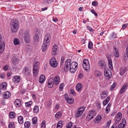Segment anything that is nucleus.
<instances>
[{"label":"nucleus","instance_id":"72a5a7b5","mask_svg":"<svg viewBox=\"0 0 128 128\" xmlns=\"http://www.w3.org/2000/svg\"><path fill=\"white\" fill-rule=\"evenodd\" d=\"M10 118H14L16 116L15 112H10L9 114Z\"/></svg>","mask_w":128,"mask_h":128},{"label":"nucleus","instance_id":"b1692460","mask_svg":"<svg viewBox=\"0 0 128 128\" xmlns=\"http://www.w3.org/2000/svg\"><path fill=\"white\" fill-rule=\"evenodd\" d=\"M114 55L115 56L116 58H118L119 56V53L118 50L115 47H114Z\"/></svg>","mask_w":128,"mask_h":128},{"label":"nucleus","instance_id":"58836bf2","mask_svg":"<svg viewBox=\"0 0 128 128\" xmlns=\"http://www.w3.org/2000/svg\"><path fill=\"white\" fill-rule=\"evenodd\" d=\"M20 43V40L18 38H15L14 40V44L15 45H18Z\"/></svg>","mask_w":128,"mask_h":128},{"label":"nucleus","instance_id":"7ed1b4c3","mask_svg":"<svg viewBox=\"0 0 128 128\" xmlns=\"http://www.w3.org/2000/svg\"><path fill=\"white\" fill-rule=\"evenodd\" d=\"M82 66L85 70L88 72L90 70V66L88 60L87 59H84L83 61Z\"/></svg>","mask_w":128,"mask_h":128},{"label":"nucleus","instance_id":"0eeeda50","mask_svg":"<svg viewBox=\"0 0 128 128\" xmlns=\"http://www.w3.org/2000/svg\"><path fill=\"white\" fill-rule=\"evenodd\" d=\"M50 36L49 33H47L45 36L44 42L43 43H45L47 45H49L50 44Z\"/></svg>","mask_w":128,"mask_h":128},{"label":"nucleus","instance_id":"c03bdc74","mask_svg":"<svg viewBox=\"0 0 128 128\" xmlns=\"http://www.w3.org/2000/svg\"><path fill=\"white\" fill-rule=\"evenodd\" d=\"M32 120L33 124H36L37 122V118L36 117H34L32 118Z\"/></svg>","mask_w":128,"mask_h":128},{"label":"nucleus","instance_id":"de8ad7c7","mask_svg":"<svg viewBox=\"0 0 128 128\" xmlns=\"http://www.w3.org/2000/svg\"><path fill=\"white\" fill-rule=\"evenodd\" d=\"M121 120L117 118H115L114 119V124H118L120 121Z\"/></svg>","mask_w":128,"mask_h":128},{"label":"nucleus","instance_id":"e433bc0d","mask_svg":"<svg viewBox=\"0 0 128 128\" xmlns=\"http://www.w3.org/2000/svg\"><path fill=\"white\" fill-rule=\"evenodd\" d=\"M116 115L115 118L121 120L122 116V114L120 112H118L117 113Z\"/></svg>","mask_w":128,"mask_h":128},{"label":"nucleus","instance_id":"e2e57ef3","mask_svg":"<svg viewBox=\"0 0 128 128\" xmlns=\"http://www.w3.org/2000/svg\"><path fill=\"white\" fill-rule=\"evenodd\" d=\"M64 85V84L63 83H61L59 89L60 90H62L63 88V86Z\"/></svg>","mask_w":128,"mask_h":128},{"label":"nucleus","instance_id":"473e14b6","mask_svg":"<svg viewBox=\"0 0 128 128\" xmlns=\"http://www.w3.org/2000/svg\"><path fill=\"white\" fill-rule=\"evenodd\" d=\"M63 121L62 120L59 121L57 124L56 128H62L63 126Z\"/></svg>","mask_w":128,"mask_h":128},{"label":"nucleus","instance_id":"a211bd4d","mask_svg":"<svg viewBox=\"0 0 128 128\" xmlns=\"http://www.w3.org/2000/svg\"><path fill=\"white\" fill-rule=\"evenodd\" d=\"M95 111L94 110H92L89 112L88 114V117L90 120H91L95 116Z\"/></svg>","mask_w":128,"mask_h":128},{"label":"nucleus","instance_id":"f704fd0d","mask_svg":"<svg viewBox=\"0 0 128 128\" xmlns=\"http://www.w3.org/2000/svg\"><path fill=\"white\" fill-rule=\"evenodd\" d=\"M101 116L100 115H98L95 118V122L96 123L99 122L101 120Z\"/></svg>","mask_w":128,"mask_h":128},{"label":"nucleus","instance_id":"4be33fe9","mask_svg":"<svg viewBox=\"0 0 128 128\" xmlns=\"http://www.w3.org/2000/svg\"><path fill=\"white\" fill-rule=\"evenodd\" d=\"M105 62L104 61L101 60L99 62L98 64L99 66L100 67H102V69L104 70L105 69L106 66L104 65Z\"/></svg>","mask_w":128,"mask_h":128},{"label":"nucleus","instance_id":"052dcab7","mask_svg":"<svg viewBox=\"0 0 128 128\" xmlns=\"http://www.w3.org/2000/svg\"><path fill=\"white\" fill-rule=\"evenodd\" d=\"M111 122V120H109L107 123V125L106 126L105 128H108V126L110 125V124Z\"/></svg>","mask_w":128,"mask_h":128},{"label":"nucleus","instance_id":"39448f33","mask_svg":"<svg viewBox=\"0 0 128 128\" xmlns=\"http://www.w3.org/2000/svg\"><path fill=\"white\" fill-rule=\"evenodd\" d=\"M84 106H82L78 108L77 112L76 113L75 116L76 118L80 117L82 114L85 110Z\"/></svg>","mask_w":128,"mask_h":128},{"label":"nucleus","instance_id":"cd10ccee","mask_svg":"<svg viewBox=\"0 0 128 128\" xmlns=\"http://www.w3.org/2000/svg\"><path fill=\"white\" fill-rule=\"evenodd\" d=\"M7 87V84L6 82H2L0 85V88L2 90H4L6 89Z\"/></svg>","mask_w":128,"mask_h":128},{"label":"nucleus","instance_id":"680f3d73","mask_svg":"<svg viewBox=\"0 0 128 128\" xmlns=\"http://www.w3.org/2000/svg\"><path fill=\"white\" fill-rule=\"evenodd\" d=\"M91 12L94 15L96 16H98V14L97 13H96L94 10L93 9H92L91 10Z\"/></svg>","mask_w":128,"mask_h":128},{"label":"nucleus","instance_id":"5fc2aeb1","mask_svg":"<svg viewBox=\"0 0 128 128\" xmlns=\"http://www.w3.org/2000/svg\"><path fill=\"white\" fill-rule=\"evenodd\" d=\"M70 67V66L68 65L67 64H66L65 63L64 65V70H66L67 71V70H68L69 68Z\"/></svg>","mask_w":128,"mask_h":128},{"label":"nucleus","instance_id":"c9c22d12","mask_svg":"<svg viewBox=\"0 0 128 128\" xmlns=\"http://www.w3.org/2000/svg\"><path fill=\"white\" fill-rule=\"evenodd\" d=\"M18 122L20 124H22L23 122V118L22 116H20L18 118Z\"/></svg>","mask_w":128,"mask_h":128},{"label":"nucleus","instance_id":"4d7b16f0","mask_svg":"<svg viewBox=\"0 0 128 128\" xmlns=\"http://www.w3.org/2000/svg\"><path fill=\"white\" fill-rule=\"evenodd\" d=\"M116 83H114L111 86H110V89L111 90H112L114 89V88L116 86Z\"/></svg>","mask_w":128,"mask_h":128},{"label":"nucleus","instance_id":"ea45409f","mask_svg":"<svg viewBox=\"0 0 128 128\" xmlns=\"http://www.w3.org/2000/svg\"><path fill=\"white\" fill-rule=\"evenodd\" d=\"M64 58L62 57L61 58V61L60 62V67H62V68H63V66L64 62Z\"/></svg>","mask_w":128,"mask_h":128},{"label":"nucleus","instance_id":"a878e982","mask_svg":"<svg viewBox=\"0 0 128 128\" xmlns=\"http://www.w3.org/2000/svg\"><path fill=\"white\" fill-rule=\"evenodd\" d=\"M58 48V46L56 44H54L53 47L52 53L53 54H57V49Z\"/></svg>","mask_w":128,"mask_h":128},{"label":"nucleus","instance_id":"6e6552de","mask_svg":"<svg viewBox=\"0 0 128 128\" xmlns=\"http://www.w3.org/2000/svg\"><path fill=\"white\" fill-rule=\"evenodd\" d=\"M104 75L105 78L106 79L108 80L112 76L111 72L110 70H104Z\"/></svg>","mask_w":128,"mask_h":128},{"label":"nucleus","instance_id":"37998d69","mask_svg":"<svg viewBox=\"0 0 128 128\" xmlns=\"http://www.w3.org/2000/svg\"><path fill=\"white\" fill-rule=\"evenodd\" d=\"M61 113L58 112L55 115V117L57 118H60L61 116Z\"/></svg>","mask_w":128,"mask_h":128},{"label":"nucleus","instance_id":"20e7f679","mask_svg":"<svg viewBox=\"0 0 128 128\" xmlns=\"http://www.w3.org/2000/svg\"><path fill=\"white\" fill-rule=\"evenodd\" d=\"M22 72L25 76L28 77L31 75V70L28 67H25L22 70Z\"/></svg>","mask_w":128,"mask_h":128},{"label":"nucleus","instance_id":"774afa93","mask_svg":"<svg viewBox=\"0 0 128 128\" xmlns=\"http://www.w3.org/2000/svg\"><path fill=\"white\" fill-rule=\"evenodd\" d=\"M111 128H118L117 124H114L112 126Z\"/></svg>","mask_w":128,"mask_h":128},{"label":"nucleus","instance_id":"a19ab883","mask_svg":"<svg viewBox=\"0 0 128 128\" xmlns=\"http://www.w3.org/2000/svg\"><path fill=\"white\" fill-rule=\"evenodd\" d=\"M39 111L38 107L37 106H36L33 109V112H34L37 113Z\"/></svg>","mask_w":128,"mask_h":128},{"label":"nucleus","instance_id":"aec40b11","mask_svg":"<svg viewBox=\"0 0 128 128\" xmlns=\"http://www.w3.org/2000/svg\"><path fill=\"white\" fill-rule=\"evenodd\" d=\"M11 96L10 92L9 91H6L4 93L3 96L4 98L7 99L10 97Z\"/></svg>","mask_w":128,"mask_h":128},{"label":"nucleus","instance_id":"bb28decb","mask_svg":"<svg viewBox=\"0 0 128 128\" xmlns=\"http://www.w3.org/2000/svg\"><path fill=\"white\" fill-rule=\"evenodd\" d=\"M45 76L44 75L42 74L40 77L39 82L41 84H43L45 80Z\"/></svg>","mask_w":128,"mask_h":128},{"label":"nucleus","instance_id":"4468645a","mask_svg":"<svg viewBox=\"0 0 128 128\" xmlns=\"http://www.w3.org/2000/svg\"><path fill=\"white\" fill-rule=\"evenodd\" d=\"M122 122L119 125H117L118 128H124L125 126L126 121L124 118H123L121 120Z\"/></svg>","mask_w":128,"mask_h":128},{"label":"nucleus","instance_id":"423d86ee","mask_svg":"<svg viewBox=\"0 0 128 128\" xmlns=\"http://www.w3.org/2000/svg\"><path fill=\"white\" fill-rule=\"evenodd\" d=\"M40 34V31L38 32L37 33L36 32L34 35L33 39V43L35 45L38 44L39 42V36Z\"/></svg>","mask_w":128,"mask_h":128},{"label":"nucleus","instance_id":"338daca9","mask_svg":"<svg viewBox=\"0 0 128 128\" xmlns=\"http://www.w3.org/2000/svg\"><path fill=\"white\" fill-rule=\"evenodd\" d=\"M110 111V109L109 108H108V107H106V112L108 113H109Z\"/></svg>","mask_w":128,"mask_h":128},{"label":"nucleus","instance_id":"bf43d9fd","mask_svg":"<svg viewBox=\"0 0 128 128\" xmlns=\"http://www.w3.org/2000/svg\"><path fill=\"white\" fill-rule=\"evenodd\" d=\"M116 34L114 32H113L111 34L112 36L114 38H115L116 37Z\"/></svg>","mask_w":128,"mask_h":128},{"label":"nucleus","instance_id":"49530a36","mask_svg":"<svg viewBox=\"0 0 128 128\" xmlns=\"http://www.w3.org/2000/svg\"><path fill=\"white\" fill-rule=\"evenodd\" d=\"M25 104L26 106L28 107L30 106L32 104V103L30 101L28 102H26Z\"/></svg>","mask_w":128,"mask_h":128},{"label":"nucleus","instance_id":"1a4fd4ad","mask_svg":"<svg viewBox=\"0 0 128 128\" xmlns=\"http://www.w3.org/2000/svg\"><path fill=\"white\" fill-rule=\"evenodd\" d=\"M128 83H125L121 88L119 92V94H121L124 93L128 89Z\"/></svg>","mask_w":128,"mask_h":128},{"label":"nucleus","instance_id":"f8f14e48","mask_svg":"<svg viewBox=\"0 0 128 128\" xmlns=\"http://www.w3.org/2000/svg\"><path fill=\"white\" fill-rule=\"evenodd\" d=\"M54 80L53 78H50L48 80V88H51L53 86L54 83Z\"/></svg>","mask_w":128,"mask_h":128},{"label":"nucleus","instance_id":"4c0bfd02","mask_svg":"<svg viewBox=\"0 0 128 128\" xmlns=\"http://www.w3.org/2000/svg\"><path fill=\"white\" fill-rule=\"evenodd\" d=\"M110 97L108 96L103 101V104L104 106H105L108 103L110 100Z\"/></svg>","mask_w":128,"mask_h":128},{"label":"nucleus","instance_id":"7c9ffc66","mask_svg":"<svg viewBox=\"0 0 128 128\" xmlns=\"http://www.w3.org/2000/svg\"><path fill=\"white\" fill-rule=\"evenodd\" d=\"M12 62L13 64L15 65L17 64L18 62V59L15 56H13L12 58Z\"/></svg>","mask_w":128,"mask_h":128},{"label":"nucleus","instance_id":"79ce46f5","mask_svg":"<svg viewBox=\"0 0 128 128\" xmlns=\"http://www.w3.org/2000/svg\"><path fill=\"white\" fill-rule=\"evenodd\" d=\"M30 125V123L29 122H26L24 123V126L25 128H29Z\"/></svg>","mask_w":128,"mask_h":128},{"label":"nucleus","instance_id":"f257e3e1","mask_svg":"<svg viewBox=\"0 0 128 128\" xmlns=\"http://www.w3.org/2000/svg\"><path fill=\"white\" fill-rule=\"evenodd\" d=\"M20 36L22 38L24 39L26 43H29L30 40V37L29 36V31L28 30L25 31L23 30H21L20 31Z\"/></svg>","mask_w":128,"mask_h":128},{"label":"nucleus","instance_id":"a18cd8bd","mask_svg":"<svg viewBox=\"0 0 128 128\" xmlns=\"http://www.w3.org/2000/svg\"><path fill=\"white\" fill-rule=\"evenodd\" d=\"M46 122L45 120H43L41 123V128H46Z\"/></svg>","mask_w":128,"mask_h":128},{"label":"nucleus","instance_id":"412c9836","mask_svg":"<svg viewBox=\"0 0 128 128\" xmlns=\"http://www.w3.org/2000/svg\"><path fill=\"white\" fill-rule=\"evenodd\" d=\"M127 68L125 67L122 68L120 70V74L122 76L127 71Z\"/></svg>","mask_w":128,"mask_h":128},{"label":"nucleus","instance_id":"393cba45","mask_svg":"<svg viewBox=\"0 0 128 128\" xmlns=\"http://www.w3.org/2000/svg\"><path fill=\"white\" fill-rule=\"evenodd\" d=\"M54 84L55 85H57L59 84L60 82V77L59 76H56L54 79Z\"/></svg>","mask_w":128,"mask_h":128},{"label":"nucleus","instance_id":"6ab92c4d","mask_svg":"<svg viewBox=\"0 0 128 128\" xmlns=\"http://www.w3.org/2000/svg\"><path fill=\"white\" fill-rule=\"evenodd\" d=\"M20 77L18 76H14L13 78V81L15 83H17L20 82Z\"/></svg>","mask_w":128,"mask_h":128},{"label":"nucleus","instance_id":"9b49d317","mask_svg":"<svg viewBox=\"0 0 128 128\" xmlns=\"http://www.w3.org/2000/svg\"><path fill=\"white\" fill-rule=\"evenodd\" d=\"M67 102L68 103L70 104H72L74 102V100L71 98L69 97L67 94H65L64 96Z\"/></svg>","mask_w":128,"mask_h":128},{"label":"nucleus","instance_id":"603ef678","mask_svg":"<svg viewBox=\"0 0 128 128\" xmlns=\"http://www.w3.org/2000/svg\"><path fill=\"white\" fill-rule=\"evenodd\" d=\"M93 47V44L91 42H89L88 44V48L90 49H91Z\"/></svg>","mask_w":128,"mask_h":128},{"label":"nucleus","instance_id":"dca6fc26","mask_svg":"<svg viewBox=\"0 0 128 128\" xmlns=\"http://www.w3.org/2000/svg\"><path fill=\"white\" fill-rule=\"evenodd\" d=\"M38 68L33 66L32 70L33 75L35 77H36L38 74Z\"/></svg>","mask_w":128,"mask_h":128},{"label":"nucleus","instance_id":"2eb2a0df","mask_svg":"<svg viewBox=\"0 0 128 128\" xmlns=\"http://www.w3.org/2000/svg\"><path fill=\"white\" fill-rule=\"evenodd\" d=\"M82 86L80 83H78L76 86V89L78 92H81L82 90Z\"/></svg>","mask_w":128,"mask_h":128},{"label":"nucleus","instance_id":"09e8293b","mask_svg":"<svg viewBox=\"0 0 128 128\" xmlns=\"http://www.w3.org/2000/svg\"><path fill=\"white\" fill-rule=\"evenodd\" d=\"M71 62V60L70 59H68L66 61L65 63L70 66Z\"/></svg>","mask_w":128,"mask_h":128},{"label":"nucleus","instance_id":"c85d7f7f","mask_svg":"<svg viewBox=\"0 0 128 128\" xmlns=\"http://www.w3.org/2000/svg\"><path fill=\"white\" fill-rule=\"evenodd\" d=\"M78 64L76 62H73L72 63L70 64V67H71L72 68H74L76 69L77 70L78 67Z\"/></svg>","mask_w":128,"mask_h":128},{"label":"nucleus","instance_id":"0e129e2a","mask_svg":"<svg viewBox=\"0 0 128 128\" xmlns=\"http://www.w3.org/2000/svg\"><path fill=\"white\" fill-rule=\"evenodd\" d=\"M70 92L72 94L73 96H75L76 95V94L74 91V90L72 89L70 90Z\"/></svg>","mask_w":128,"mask_h":128},{"label":"nucleus","instance_id":"2f4dec72","mask_svg":"<svg viewBox=\"0 0 128 128\" xmlns=\"http://www.w3.org/2000/svg\"><path fill=\"white\" fill-rule=\"evenodd\" d=\"M94 74L95 76L97 78H99L102 75V73L98 70H96L94 72Z\"/></svg>","mask_w":128,"mask_h":128},{"label":"nucleus","instance_id":"f3484780","mask_svg":"<svg viewBox=\"0 0 128 128\" xmlns=\"http://www.w3.org/2000/svg\"><path fill=\"white\" fill-rule=\"evenodd\" d=\"M5 44L4 42H2L0 43V54H2L5 48Z\"/></svg>","mask_w":128,"mask_h":128},{"label":"nucleus","instance_id":"5701e85b","mask_svg":"<svg viewBox=\"0 0 128 128\" xmlns=\"http://www.w3.org/2000/svg\"><path fill=\"white\" fill-rule=\"evenodd\" d=\"M15 105L17 107H19L21 105L20 100L18 99L16 100L14 102Z\"/></svg>","mask_w":128,"mask_h":128},{"label":"nucleus","instance_id":"864d4df0","mask_svg":"<svg viewBox=\"0 0 128 128\" xmlns=\"http://www.w3.org/2000/svg\"><path fill=\"white\" fill-rule=\"evenodd\" d=\"M72 123L70 122L68 123L67 126H66V128H71L72 126Z\"/></svg>","mask_w":128,"mask_h":128},{"label":"nucleus","instance_id":"f03ea898","mask_svg":"<svg viewBox=\"0 0 128 128\" xmlns=\"http://www.w3.org/2000/svg\"><path fill=\"white\" fill-rule=\"evenodd\" d=\"M18 21L17 20H14L11 25V29L12 32H16L18 30Z\"/></svg>","mask_w":128,"mask_h":128},{"label":"nucleus","instance_id":"6e6d98bb","mask_svg":"<svg viewBox=\"0 0 128 128\" xmlns=\"http://www.w3.org/2000/svg\"><path fill=\"white\" fill-rule=\"evenodd\" d=\"M39 64V62L38 61H36L33 65V67H38V66Z\"/></svg>","mask_w":128,"mask_h":128},{"label":"nucleus","instance_id":"c756f323","mask_svg":"<svg viewBox=\"0 0 128 128\" xmlns=\"http://www.w3.org/2000/svg\"><path fill=\"white\" fill-rule=\"evenodd\" d=\"M49 45H47L45 43H43L42 46V52H44L48 48Z\"/></svg>","mask_w":128,"mask_h":128},{"label":"nucleus","instance_id":"13d9d810","mask_svg":"<svg viewBox=\"0 0 128 128\" xmlns=\"http://www.w3.org/2000/svg\"><path fill=\"white\" fill-rule=\"evenodd\" d=\"M92 4L94 6H96L98 5V4L96 0H95L93 1L92 3Z\"/></svg>","mask_w":128,"mask_h":128},{"label":"nucleus","instance_id":"8fccbe9b","mask_svg":"<svg viewBox=\"0 0 128 128\" xmlns=\"http://www.w3.org/2000/svg\"><path fill=\"white\" fill-rule=\"evenodd\" d=\"M9 128H14V123L13 122L10 123L8 124Z\"/></svg>","mask_w":128,"mask_h":128},{"label":"nucleus","instance_id":"9d476101","mask_svg":"<svg viewBox=\"0 0 128 128\" xmlns=\"http://www.w3.org/2000/svg\"><path fill=\"white\" fill-rule=\"evenodd\" d=\"M50 64L53 67H56L57 66L58 62L54 58H52L50 61Z\"/></svg>","mask_w":128,"mask_h":128},{"label":"nucleus","instance_id":"69168bd1","mask_svg":"<svg viewBox=\"0 0 128 128\" xmlns=\"http://www.w3.org/2000/svg\"><path fill=\"white\" fill-rule=\"evenodd\" d=\"M87 28L90 31L92 32L94 31L93 29L90 26H87Z\"/></svg>","mask_w":128,"mask_h":128},{"label":"nucleus","instance_id":"3c124183","mask_svg":"<svg viewBox=\"0 0 128 128\" xmlns=\"http://www.w3.org/2000/svg\"><path fill=\"white\" fill-rule=\"evenodd\" d=\"M76 70V69L72 68L71 67H70L69 70L71 73H74L75 72Z\"/></svg>","mask_w":128,"mask_h":128},{"label":"nucleus","instance_id":"ddd939ff","mask_svg":"<svg viewBox=\"0 0 128 128\" xmlns=\"http://www.w3.org/2000/svg\"><path fill=\"white\" fill-rule=\"evenodd\" d=\"M107 58L108 60V66L109 68L111 70L113 69V66L112 60L111 58L108 56Z\"/></svg>","mask_w":128,"mask_h":128}]
</instances>
